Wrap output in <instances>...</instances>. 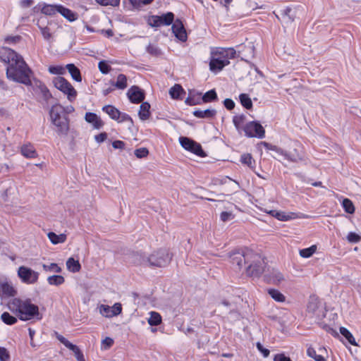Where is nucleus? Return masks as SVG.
Returning <instances> with one entry per match:
<instances>
[{"mask_svg":"<svg viewBox=\"0 0 361 361\" xmlns=\"http://www.w3.org/2000/svg\"><path fill=\"white\" fill-rule=\"evenodd\" d=\"M127 95L133 104H139L144 101L145 98V92L138 86L133 85L128 91Z\"/></svg>","mask_w":361,"mask_h":361,"instance_id":"2eb2a0df","label":"nucleus"},{"mask_svg":"<svg viewBox=\"0 0 361 361\" xmlns=\"http://www.w3.org/2000/svg\"><path fill=\"white\" fill-rule=\"evenodd\" d=\"M274 361H292L289 357L284 354H277L274 358Z\"/></svg>","mask_w":361,"mask_h":361,"instance_id":"774afa93","label":"nucleus"},{"mask_svg":"<svg viewBox=\"0 0 361 361\" xmlns=\"http://www.w3.org/2000/svg\"><path fill=\"white\" fill-rule=\"evenodd\" d=\"M17 274L20 281L26 284H33L37 282L39 278L38 272L25 266L20 267L18 269Z\"/></svg>","mask_w":361,"mask_h":361,"instance_id":"6e6552de","label":"nucleus"},{"mask_svg":"<svg viewBox=\"0 0 361 361\" xmlns=\"http://www.w3.org/2000/svg\"><path fill=\"white\" fill-rule=\"evenodd\" d=\"M192 114L199 118H207L212 119L216 115V111L215 109H207L205 110H195L193 111Z\"/></svg>","mask_w":361,"mask_h":361,"instance_id":"aec40b11","label":"nucleus"},{"mask_svg":"<svg viewBox=\"0 0 361 361\" xmlns=\"http://www.w3.org/2000/svg\"><path fill=\"white\" fill-rule=\"evenodd\" d=\"M31 70L28 68L23 57L17 59L6 68V75L10 80L25 85H29L30 80Z\"/></svg>","mask_w":361,"mask_h":361,"instance_id":"7ed1b4c3","label":"nucleus"},{"mask_svg":"<svg viewBox=\"0 0 361 361\" xmlns=\"http://www.w3.org/2000/svg\"><path fill=\"white\" fill-rule=\"evenodd\" d=\"M233 217V214L228 212H222L220 215L221 220L224 222L228 221Z\"/></svg>","mask_w":361,"mask_h":361,"instance_id":"338daca9","label":"nucleus"},{"mask_svg":"<svg viewBox=\"0 0 361 361\" xmlns=\"http://www.w3.org/2000/svg\"><path fill=\"white\" fill-rule=\"evenodd\" d=\"M240 161L243 164L248 166L250 168H253L252 166V157L250 154H244L241 156Z\"/></svg>","mask_w":361,"mask_h":361,"instance_id":"6e6d98bb","label":"nucleus"},{"mask_svg":"<svg viewBox=\"0 0 361 361\" xmlns=\"http://www.w3.org/2000/svg\"><path fill=\"white\" fill-rule=\"evenodd\" d=\"M117 121L119 123L124 122V121L128 122L129 123V125H128L129 129H131V128L133 126V121L132 118L128 114H127L126 113L121 112L120 118L118 120H117Z\"/></svg>","mask_w":361,"mask_h":361,"instance_id":"8fccbe9b","label":"nucleus"},{"mask_svg":"<svg viewBox=\"0 0 361 361\" xmlns=\"http://www.w3.org/2000/svg\"><path fill=\"white\" fill-rule=\"evenodd\" d=\"M10 355L6 348L0 347V361H9Z\"/></svg>","mask_w":361,"mask_h":361,"instance_id":"680f3d73","label":"nucleus"},{"mask_svg":"<svg viewBox=\"0 0 361 361\" xmlns=\"http://www.w3.org/2000/svg\"><path fill=\"white\" fill-rule=\"evenodd\" d=\"M269 295L277 302H284L286 300L285 296L278 290L270 288L268 290Z\"/></svg>","mask_w":361,"mask_h":361,"instance_id":"f704fd0d","label":"nucleus"},{"mask_svg":"<svg viewBox=\"0 0 361 361\" xmlns=\"http://www.w3.org/2000/svg\"><path fill=\"white\" fill-rule=\"evenodd\" d=\"M29 336L30 338V345L32 348H37L41 345L40 342H35V339L34 338V336L35 334V331L31 328L28 329Z\"/></svg>","mask_w":361,"mask_h":361,"instance_id":"864d4df0","label":"nucleus"},{"mask_svg":"<svg viewBox=\"0 0 361 361\" xmlns=\"http://www.w3.org/2000/svg\"><path fill=\"white\" fill-rule=\"evenodd\" d=\"M201 98L202 102L208 103L218 100V96L214 89L205 92Z\"/></svg>","mask_w":361,"mask_h":361,"instance_id":"c85d7f7f","label":"nucleus"},{"mask_svg":"<svg viewBox=\"0 0 361 361\" xmlns=\"http://www.w3.org/2000/svg\"><path fill=\"white\" fill-rule=\"evenodd\" d=\"M85 119L87 123H92L95 129H100L104 126V122L95 113L87 112Z\"/></svg>","mask_w":361,"mask_h":361,"instance_id":"a211bd4d","label":"nucleus"},{"mask_svg":"<svg viewBox=\"0 0 361 361\" xmlns=\"http://www.w3.org/2000/svg\"><path fill=\"white\" fill-rule=\"evenodd\" d=\"M224 105L228 110H232L235 107V102L231 99H225Z\"/></svg>","mask_w":361,"mask_h":361,"instance_id":"69168bd1","label":"nucleus"},{"mask_svg":"<svg viewBox=\"0 0 361 361\" xmlns=\"http://www.w3.org/2000/svg\"><path fill=\"white\" fill-rule=\"evenodd\" d=\"M49 71L52 74H59L61 75L65 73V69L60 66H50L49 67Z\"/></svg>","mask_w":361,"mask_h":361,"instance_id":"4d7b16f0","label":"nucleus"},{"mask_svg":"<svg viewBox=\"0 0 361 361\" xmlns=\"http://www.w3.org/2000/svg\"><path fill=\"white\" fill-rule=\"evenodd\" d=\"M245 135L250 137H257L263 138L265 136V130L262 126L257 121L247 123L244 128Z\"/></svg>","mask_w":361,"mask_h":361,"instance_id":"9d476101","label":"nucleus"},{"mask_svg":"<svg viewBox=\"0 0 361 361\" xmlns=\"http://www.w3.org/2000/svg\"><path fill=\"white\" fill-rule=\"evenodd\" d=\"M68 348L74 353L78 361H85L83 353L76 345L71 343Z\"/></svg>","mask_w":361,"mask_h":361,"instance_id":"58836bf2","label":"nucleus"},{"mask_svg":"<svg viewBox=\"0 0 361 361\" xmlns=\"http://www.w3.org/2000/svg\"><path fill=\"white\" fill-rule=\"evenodd\" d=\"M180 145L188 151L200 157H206V153L202 149L200 144L187 137H180L179 138Z\"/></svg>","mask_w":361,"mask_h":361,"instance_id":"0eeeda50","label":"nucleus"},{"mask_svg":"<svg viewBox=\"0 0 361 361\" xmlns=\"http://www.w3.org/2000/svg\"><path fill=\"white\" fill-rule=\"evenodd\" d=\"M52 82L56 88L68 95V99L70 101H72L75 98L77 92L71 84L64 78L60 76L55 77L54 78Z\"/></svg>","mask_w":361,"mask_h":361,"instance_id":"39448f33","label":"nucleus"},{"mask_svg":"<svg viewBox=\"0 0 361 361\" xmlns=\"http://www.w3.org/2000/svg\"><path fill=\"white\" fill-rule=\"evenodd\" d=\"M22 154L27 158H33L35 157L36 152L31 145H25L21 147Z\"/></svg>","mask_w":361,"mask_h":361,"instance_id":"7c9ffc66","label":"nucleus"},{"mask_svg":"<svg viewBox=\"0 0 361 361\" xmlns=\"http://www.w3.org/2000/svg\"><path fill=\"white\" fill-rule=\"evenodd\" d=\"M111 84L118 89L124 90L128 85L127 77L124 74H119L117 77V81L116 82L111 81Z\"/></svg>","mask_w":361,"mask_h":361,"instance_id":"c756f323","label":"nucleus"},{"mask_svg":"<svg viewBox=\"0 0 361 361\" xmlns=\"http://www.w3.org/2000/svg\"><path fill=\"white\" fill-rule=\"evenodd\" d=\"M317 250L316 245H312L310 247L302 249L300 250V255L304 258L310 257Z\"/></svg>","mask_w":361,"mask_h":361,"instance_id":"a19ab883","label":"nucleus"},{"mask_svg":"<svg viewBox=\"0 0 361 361\" xmlns=\"http://www.w3.org/2000/svg\"><path fill=\"white\" fill-rule=\"evenodd\" d=\"M111 310H112V314L111 315H113V317L114 316H117L118 314H120L122 312V306H121V303H115L112 307H111Z\"/></svg>","mask_w":361,"mask_h":361,"instance_id":"e2e57ef3","label":"nucleus"},{"mask_svg":"<svg viewBox=\"0 0 361 361\" xmlns=\"http://www.w3.org/2000/svg\"><path fill=\"white\" fill-rule=\"evenodd\" d=\"M22 37L20 35H8L5 37V43L9 45H14L21 42Z\"/></svg>","mask_w":361,"mask_h":361,"instance_id":"79ce46f5","label":"nucleus"},{"mask_svg":"<svg viewBox=\"0 0 361 361\" xmlns=\"http://www.w3.org/2000/svg\"><path fill=\"white\" fill-rule=\"evenodd\" d=\"M47 280L50 285H54L56 286L63 284L65 281L63 276L61 275L49 276H48Z\"/></svg>","mask_w":361,"mask_h":361,"instance_id":"72a5a7b5","label":"nucleus"},{"mask_svg":"<svg viewBox=\"0 0 361 361\" xmlns=\"http://www.w3.org/2000/svg\"><path fill=\"white\" fill-rule=\"evenodd\" d=\"M230 262L240 270L246 265L245 273L249 277L258 278L264 271L265 262L259 254L247 247L239 249L229 254Z\"/></svg>","mask_w":361,"mask_h":361,"instance_id":"f257e3e1","label":"nucleus"},{"mask_svg":"<svg viewBox=\"0 0 361 361\" xmlns=\"http://www.w3.org/2000/svg\"><path fill=\"white\" fill-rule=\"evenodd\" d=\"M147 23H174V14L167 12L161 15H153L149 17ZM175 23H182L180 19H176Z\"/></svg>","mask_w":361,"mask_h":361,"instance_id":"dca6fc26","label":"nucleus"},{"mask_svg":"<svg viewBox=\"0 0 361 361\" xmlns=\"http://www.w3.org/2000/svg\"><path fill=\"white\" fill-rule=\"evenodd\" d=\"M185 93L182 86L178 84L173 85L169 90V94L173 99H179L180 95Z\"/></svg>","mask_w":361,"mask_h":361,"instance_id":"2f4dec72","label":"nucleus"},{"mask_svg":"<svg viewBox=\"0 0 361 361\" xmlns=\"http://www.w3.org/2000/svg\"><path fill=\"white\" fill-rule=\"evenodd\" d=\"M245 116L242 114L240 116H235L233 118V122L235 128L239 130L240 128V126L244 123L245 121Z\"/></svg>","mask_w":361,"mask_h":361,"instance_id":"3c124183","label":"nucleus"},{"mask_svg":"<svg viewBox=\"0 0 361 361\" xmlns=\"http://www.w3.org/2000/svg\"><path fill=\"white\" fill-rule=\"evenodd\" d=\"M213 54L222 56L223 58L228 59V58L233 59L235 57V50L233 48L227 49H219L212 51Z\"/></svg>","mask_w":361,"mask_h":361,"instance_id":"5701e85b","label":"nucleus"},{"mask_svg":"<svg viewBox=\"0 0 361 361\" xmlns=\"http://www.w3.org/2000/svg\"><path fill=\"white\" fill-rule=\"evenodd\" d=\"M347 239L350 243H356L361 240V237L354 232H350L347 236Z\"/></svg>","mask_w":361,"mask_h":361,"instance_id":"052dcab7","label":"nucleus"},{"mask_svg":"<svg viewBox=\"0 0 361 361\" xmlns=\"http://www.w3.org/2000/svg\"><path fill=\"white\" fill-rule=\"evenodd\" d=\"M342 205L346 213L352 214L355 212V207L350 200L345 198L343 200Z\"/></svg>","mask_w":361,"mask_h":361,"instance_id":"ea45409f","label":"nucleus"},{"mask_svg":"<svg viewBox=\"0 0 361 361\" xmlns=\"http://www.w3.org/2000/svg\"><path fill=\"white\" fill-rule=\"evenodd\" d=\"M20 57L22 56L10 48L6 47H0V61L7 64V66H10L11 63L16 62Z\"/></svg>","mask_w":361,"mask_h":361,"instance_id":"9b49d317","label":"nucleus"},{"mask_svg":"<svg viewBox=\"0 0 361 361\" xmlns=\"http://www.w3.org/2000/svg\"><path fill=\"white\" fill-rule=\"evenodd\" d=\"M147 51L152 55V56H157L161 54V51L159 49H158V47H157L156 46H154L152 44H149L147 47Z\"/></svg>","mask_w":361,"mask_h":361,"instance_id":"13d9d810","label":"nucleus"},{"mask_svg":"<svg viewBox=\"0 0 361 361\" xmlns=\"http://www.w3.org/2000/svg\"><path fill=\"white\" fill-rule=\"evenodd\" d=\"M18 312L20 319L23 321L32 319L39 313L37 306L28 302L20 305L18 307Z\"/></svg>","mask_w":361,"mask_h":361,"instance_id":"1a4fd4ad","label":"nucleus"},{"mask_svg":"<svg viewBox=\"0 0 361 361\" xmlns=\"http://www.w3.org/2000/svg\"><path fill=\"white\" fill-rule=\"evenodd\" d=\"M264 278L267 283L275 285L279 284L284 280L283 274L276 269H273L269 274H265Z\"/></svg>","mask_w":361,"mask_h":361,"instance_id":"f3484780","label":"nucleus"},{"mask_svg":"<svg viewBox=\"0 0 361 361\" xmlns=\"http://www.w3.org/2000/svg\"><path fill=\"white\" fill-rule=\"evenodd\" d=\"M161 322V315L156 312H150V317L148 319V323L150 326H157Z\"/></svg>","mask_w":361,"mask_h":361,"instance_id":"e433bc0d","label":"nucleus"},{"mask_svg":"<svg viewBox=\"0 0 361 361\" xmlns=\"http://www.w3.org/2000/svg\"><path fill=\"white\" fill-rule=\"evenodd\" d=\"M279 15L281 16V18H279V14L276 15L279 20L289 22L295 20L293 17V10L289 7L280 10Z\"/></svg>","mask_w":361,"mask_h":361,"instance_id":"393cba45","label":"nucleus"},{"mask_svg":"<svg viewBox=\"0 0 361 361\" xmlns=\"http://www.w3.org/2000/svg\"><path fill=\"white\" fill-rule=\"evenodd\" d=\"M47 236L50 241L54 244L63 243L66 240L67 236L64 233H61L59 235L56 234L54 232H49L47 233Z\"/></svg>","mask_w":361,"mask_h":361,"instance_id":"bb28decb","label":"nucleus"},{"mask_svg":"<svg viewBox=\"0 0 361 361\" xmlns=\"http://www.w3.org/2000/svg\"><path fill=\"white\" fill-rule=\"evenodd\" d=\"M228 63V59L223 58L222 56L213 54L212 51H211L209 68L212 72L221 71Z\"/></svg>","mask_w":361,"mask_h":361,"instance_id":"f8f14e48","label":"nucleus"},{"mask_svg":"<svg viewBox=\"0 0 361 361\" xmlns=\"http://www.w3.org/2000/svg\"><path fill=\"white\" fill-rule=\"evenodd\" d=\"M66 267L68 271L76 273L81 269V265L78 260H75L73 257H70L66 262Z\"/></svg>","mask_w":361,"mask_h":361,"instance_id":"cd10ccee","label":"nucleus"},{"mask_svg":"<svg viewBox=\"0 0 361 361\" xmlns=\"http://www.w3.org/2000/svg\"><path fill=\"white\" fill-rule=\"evenodd\" d=\"M60 13L63 17L73 22L77 20L78 14L61 5L47 4V16Z\"/></svg>","mask_w":361,"mask_h":361,"instance_id":"423d86ee","label":"nucleus"},{"mask_svg":"<svg viewBox=\"0 0 361 361\" xmlns=\"http://www.w3.org/2000/svg\"><path fill=\"white\" fill-rule=\"evenodd\" d=\"M153 0H129L130 3L135 8H140L144 5L150 4Z\"/></svg>","mask_w":361,"mask_h":361,"instance_id":"09e8293b","label":"nucleus"},{"mask_svg":"<svg viewBox=\"0 0 361 361\" xmlns=\"http://www.w3.org/2000/svg\"><path fill=\"white\" fill-rule=\"evenodd\" d=\"M16 295V290L8 282L1 283L0 285V296L11 297Z\"/></svg>","mask_w":361,"mask_h":361,"instance_id":"412c9836","label":"nucleus"},{"mask_svg":"<svg viewBox=\"0 0 361 361\" xmlns=\"http://www.w3.org/2000/svg\"><path fill=\"white\" fill-rule=\"evenodd\" d=\"M341 334L345 338V339L353 345H357L355 338L352 334L345 327L340 328Z\"/></svg>","mask_w":361,"mask_h":361,"instance_id":"c9c22d12","label":"nucleus"},{"mask_svg":"<svg viewBox=\"0 0 361 361\" xmlns=\"http://www.w3.org/2000/svg\"><path fill=\"white\" fill-rule=\"evenodd\" d=\"M99 312L101 313L102 315H103L104 317H113V315H111V314H112L111 307H109V305H101L99 306Z\"/></svg>","mask_w":361,"mask_h":361,"instance_id":"49530a36","label":"nucleus"},{"mask_svg":"<svg viewBox=\"0 0 361 361\" xmlns=\"http://www.w3.org/2000/svg\"><path fill=\"white\" fill-rule=\"evenodd\" d=\"M102 110L105 113H106L111 117V118H112L113 120L117 121L120 118L121 111L118 109L114 107V106H111V105L104 106L102 108Z\"/></svg>","mask_w":361,"mask_h":361,"instance_id":"b1692460","label":"nucleus"},{"mask_svg":"<svg viewBox=\"0 0 361 361\" xmlns=\"http://www.w3.org/2000/svg\"><path fill=\"white\" fill-rule=\"evenodd\" d=\"M152 27H157L161 24H149ZM165 25H170L171 24H164ZM172 31L175 37L181 42H185L188 39V34L184 26V24H171Z\"/></svg>","mask_w":361,"mask_h":361,"instance_id":"4468645a","label":"nucleus"},{"mask_svg":"<svg viewBox=\"0 0 361 361\" xmlns=\"http://www.w3.org/2000/svg\"><path fill=\"white\" fill-rule=\"evenodd\" d=\"M269 214H271L273 216L276 217L277 219L280 221H287L291 219L290 216L286 215L283 212H278L276 210L270 211Z\"/></svg>","mask_w":361,"mask_h":361,"instance_id":"37998d69","label":"nucleus"},{"mask_svg":"<svg viewBox=\"0 0 361 361\" xmlns=\"http://www.w3.org/2000/svg\"><path fill=\"white\" fill-rule=\"evenodd\" d=\"M260 145H263L267 149L275 151L279 154H281L283 152V149L276 145H273L270 143H268L267 142H262Z\"/></svg>","mask_w":361,"mask_h":361,"instance_id":"5fc2aeb1","label":"nucleus"},{"mask_svg":"<svg viewBox=\"0 0 361 361\" xmlns=\"http://www.w3.org/2000/svg\"><path fill=\"white\" fill-rule=\"evenodd\" d=\"M281 155L283 156L288 161L295 163L304 160V154L301 150L300 146L298 144L295 145V147L293 150L287 152L283 149Z\"/></svg>","mask_w":361,"mask_h":361,"instance_id":"ddd939ff","label":"nucleus"},{"mask_svg":"<svg viewBox=\"0 0 361 361\" xmlns=\"http://www.w3.org/2000/svg\"><path fill=\"white\" fill-rule=\"evenodd\" d=\"M149 109L150 104L147 102H142L140 106V111L138 112L139 117L141 120L145 121L149 118L151 115Z\"/></svg>","mask_w":361,"mask_h":361,"instance_id":"4be33fe9","label":"nucleus"},{"mask_svg":"<svg viewBox=\"0 0 361 361\" xmlns=\"http://www.w3.org/2000/svg\"><path fill=\"white\" fill-rule=\"evenodd\" d=\"M135 157L138 159L145 158L149 154V150L146 147L136 149L134 152Z\"/></svg>","mask_w":361,"mask_h":361,"instance_id":"de8ad7c7","label":"nucleus"},{"mask_svg":"<svg viewBox=\"0 0 361 361\" xmlns=\"http://www.w3.org/2000/svg\"><path fill=\"white\" fill-rule=\"evenodd\" d=\"M49 116L55 132L59 135H67L70 126L65 108L60 104L54 105L49 111Z\"/></svg>","mask_w":361,"mask_h":361,"instance_id":"f03ea898","label":"nucleus"},{"mask_svg":"<svg viewBox=\"0 0 361 361\" xmlns=\"http://www.w3.org/2000/svg\"><path fill=\"white\" fill-rule=\"evenodd\" d=\"M32 11V13L36 15L45 13V3H39L37 5L33 7Z\"/></svg>","mask_w":361,"mask_h":361,"instance_id":"603ef678","label":"nucleus"},{"mask_svg":"<svg viewBox=\"0 0 361 361\" xmlns=\"http://www.w3.org/2000/svg\"><path fill=\"white\" fill-rule=\"evenodd\" d=\"M96 1L103 6H116L119 4L120 0H96Z\"/></svg>","mask_w":361,"mask_h":361,"instance_id":"bf43d9fd","label":"nucleus"},{"mask_svg":"<svg viewBox=\"0 0 361 361\" xmlns=\"http://www.w3.org/2000/svg\"><path fill=\"white\" fill-rule=\"evenodd\" d=\"M257 348L262 353L264 357H267L269 355L270 351L267 348L263 347V345L259 343H257Z\"/></svg>","mask_w":361,"mask_h":361,"instance_id":"0e129e2a","label":"nucleus"},{"mask_svg":"<svg viewBox=\"0 0 361 361\" xmlns=\"http://www.w3.org/2000/svg\"><path fill=\"white\" fill-rule=\"evenodd\" d=\"M66 68L68 69L69 73L71 75V77L73 80L77 82H80L82 80V77L80 74V71L78 67H76L73 63H69L66 66Z\"/></svg>","mask_w":361,"mask_h":361,"instance_id":"a878e982","label":"nucleus"},{"mask_svg":"<svg viewBox=\"0 0 361 361\" xmlns=\"http://www.w3.org/2000/svg\"><path fill=\"white\" fill-rule=\"evenodd\" d=\"M240 104L247 109H251L252 108V102L248 94L242 93L239 96Z\"/></svg>","mask_w":361,"mask_h":361,"instance_id":"473e14b6","label":"nucleus"},{"mask_svg":"<svg viewBox=\"0 0 361 361\" xmlns=\"http://www.w3.org/2000/svg\"><path fill=\"white\" fill-rule=\"evenodd\" d=\"M1 319L4 323L8 325H12L17 322V319L7 312L2 313Z\"/></svg>","mask_w":361,"mask_h":361,"instance_id":"4c0bfd02","label":"nucleus"},{"mask_svg":"<svg viewBox=\"0 0 361 361\" xmlns=\"http://www.w3.org/2000/svg\"><path fill=\"white\" fill-rule=\"evenodd\" d=\"M173 257L172 253L166 248L154 250L148 257L140 256V264L151 267H165L168 266Z\"/></svg>","mask_w":361,"mask_h":361,"instance_id":"20e7f679","label":"nucleus"},{"mask_svg":"<svg viewBox=\"0 0 361 361\" xmlns=\"http://www.w3.org/2000/svg\"><path fill=\"white\" fill-rule=\"evenodd\" d=\"M98 68H99L100 72L103 74H107L111 70V66L108 63V62L106 61H99L98 63Z\"/></svg>","mask_w":361,"mask_h":361,"instance_id":"a18cd8bd","label":"nucleus"},{"mask_svg":"<svg viewBox=\"0 0 361 361\" xmlns=\"http://www.w3.org/2000/svg\"><path fill=\"white\" fill-rule=\"evenodd\" d=\"M319 305L320 302L317 297L314 295L310 296L307 305V312L319 317V314H318Z\"/></svg>","mask_w":361,"mask_h":361,"instance_id":"6ab92c4d","label":"nucleus"},{"mask_svg":"<svg viewBox=\"0 0 361 361\" xmlns=\"http://www.w3.org/2000/svg\"><path fill=\"white\" fill-rule=\"evenodd\" d=\"M197 97H195V95L188 97L185 102L190 106L200 104L202 103V100L200 97V93L197 94Z\"/></svg>","mask_w":361,"mask_h":361,"instance_id":"c03bdc74","label":"nucleus"}]
</instances>
